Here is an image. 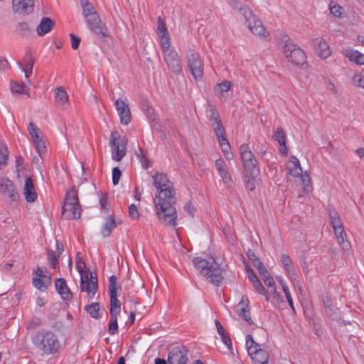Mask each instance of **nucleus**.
<instances>
[{
  "label": "nucleus",
  "mask_w": 364,
  "mask_h": 364,
  "mask_svg": "<svg viewBox=\"0 0 364 364\" xmlns=\"http://www.w3.org/2000/svg\"><path fill=\"white\" fill-rule=\"evenodd\" d=\"M154 185L159 191L155 200L156 213L160 220L169 226L177 225L175 190L166 174L156 173L154 176Z\"/></svg>",
  "instance_id": "nucleus-1"
},
{
  "label": "nucleus",
  "mask_w": 364,
  "mask_h": 364,
  "mask_svg": "<svg viewBox=\"0 0 364 364\" xmlns=\"http://www.w3.org/2000/svg\"><path fill=\"white\" fill-rule=\"evenodd\" d=\"M193 264L209 282L217 287L220 285L223 279L222 269L214 257H209L208 259H203L197 257L193 259Z\"/></svg>",
  "instance_id": "nucleus-2"
},
{
  "label": "nucleus",
  "mask_w": 364,
  "mask_h": 364,
  "mask_svg": "<svg viewBox=\"0 0 364 364\" xmlns=\"http://www.w3.org/2000/svg\"><path fill=\"white\" fill-rule=\"evenodd\" d=\"M31 341L39 351L46 355H53L60 348L57 336L50 331L41 330L37 332L32 336Z\"/></svg>",
  "instance_id": "nucleus-3"
},
{
  "label": "nucleus",
  "mask_w": 364,
  "mask_h": 364,
  "mask_svg": "<svg viewBox=\"0 0 364 364\" xmlns=\"http://www.w3.org/2000/svg\"><path fill=\"white\" fill-rule=\"evenodd\" d=\"M282 41L284 43L282 52L288 61L295 66L303 65L306 62L304 51L294 44L287 36L283 38Z\"/></svg>",
  "instance_id": "nucleus-4"
},
{
  "label": "nucleus",
  "mask_w": 364,
  "mask_h": 364,
  "mask_svg": "<svg viewBox=\"0 0 364 364\" xmlns=\"http://www.w3.org/2000/svg\"><path fill=\"white\" fill-rule=\"evenodd\" d=\"M163 53L164 60L168 70L178 75L182 73L183 65L178 52L171 48V43L166 40L161 47Z\"/></svg>",
  "instance_id": "nucleus-5"
},
{
  "label": "nucleus",
  "mask_w": 364,
  "mask_h": 364,
  "mask_svg": "<svg viewBox=\"0 0 364 364\" xmlns=\"http://www.w3.org/2000/svg\"><path fill=\"white\" fill-rule=\"evenodd\" d=\"M109 145L112 159L120 161L127 154V139L117 131H113L110 134Z\"/></svg>",
  "instance_id": "nucleus-6"
},
{
  "label": "nucleus",
  "mask_w": 364,
  "mask_h": 364,
  "mask_svg": "<svg viewBox=\"0 0 364 364\" xmlns=\"http://www.w3.org/2000/svg\"><path fill=\"white\" fill-rule=\"evenodd\" d=\"M80 288L81 291L87 292L88 297L92 299L98 289L97 276L90 273L89 277V274L86 272L80 278Z\"/></svg>",
  "instance_id": "nucleus-7"
},
{
  "label": "nucleus",
  "mask_w": 364,
  "mask_h": 364,
  "mask_svg": "<svg viewBox=\"0 0 364 364\" xmlns=\"http://www.w3.org/2000/svg\"><path fill=\"white\" fill-rule=\"evenodd\" d=\"M187 65L195 80H201L203 75L202 62L197 52L191 51L187 55Z\"/></svg>",
  "instance_id": "nucleus-8"
},
{
  "label": "nucleus",
  "mask_w": 364,
  "mask_h": 364,
  "mask_svg": "<svg viewBox=\"0 0 364 364\" xmlns=\"http://www.w3.org/2000/svg\"><path fill=\"white\" fill-rule=\"evenodd\" d=\"M207 116L209 120L211 122V125L215 133V135H218V133L220 135H221L222 133H225V128L223 125L219 112L217 111L214 105H208Z\"/></svg>",
  "instance_id": "nucleus-9"
},
{
  "label": "nucleus",
  "mask_w": 364,
  "mask_h": 364,
  "mask_svg": "<svg viewBox=\"0 0 364 364\" xmlns=\"http://www.w3.org/2000/svg\"><path fill=\"white\" fill-rule=\"evenodd\" d=\"M188 361L187 350L184 346L173 348L168 355V364H186Z\"/></svg>",
  "instance_id": "nucleus-10"
},
{
  "label": "nucleus",
  "mask_w": 364,
  "mask_h": 364,
  "mask_svg": "<svg viewBox=\"0 0 364 364\" xmlns=\"http://www.w3.org/2000/svg\"><path fill=\"white\" fill-rule=\"evenodd\" d=\"M245 23H247V26L250 31L255 35L267 39L269 36V33L265 31L262 21L259 19H257L256 16L252 14V17L245 18Z\"/></svg>",
  "instance_id": "nucleus-11"
},
{
  "label": "nucleus",
  "mask_w": 364,
  "mask_h": 364,
  "mask_svg": "<svg viewBox=\"0 0 364 364\" xmlns=\"http://www.w3.org/2000/svg\"><path fill=\"white\" fill-rule=\"evenodd\" d=\"M115 108L119 116L121 123L127 125L132 121L130 109L125 100L118 99L114 102Z\"/></svg>",
  "instance_id": "nucleus-12"
},
{
  "label": "nucleus",
  "mask_w": 364,
  "mask_h": 364,
  "mask_svg": "<svg viewBox=\"0 0 364 364\" xmlns=\"http://www.w3.org/2000/svg\"><path fill=\"white\" fill-rule=\"evenodd\" d=\"M0 192L7 194L12 201H16L18 198V193L14 182L8 178H3L0 180Z\"/></svg>",
  "instance_id": "nucleus-13"
},
{
  "label": "nucleus",
  "mask_w": 364,
  "mask_h": 364,
  "mask_svg": "<svg viewBox=\"0 0 364 364\" xmlns=\"http://www.w3.org/2000/svg\"><path fill=\"white\" fill-rule=\"evenodd\" d=\"M311 46L321 58L326 59L331 55L329 46L322 38H316L313 39Z\"/></svg>",
  "instance_id": "nucleus-14"
},
{
  "label": "nucleus",
  "mask_w": 364,
  "mask_h": 364,
  "mask_svg": "<svg viewBox=\"0 0 364 364\" xmlns=\"http://www.w3.org/2000/svg\"><path fill=\"white\" fill-rule=\"evenodd\" d=\"M117 278L112 275L109 278V294L110 296V307H121V303L117 299V290L121 289V286L117 283Z\"/></svg>",
  "instance_id": "nucleus-15"
},
{
  "label": "nucleus",
  "mask_w": 364,
  "mask_h": 364,
  "mask_svg": "<svg viewBox=\"0 0 364 364\" xmlns=\"http://www.w3.org/2000/svg\"><path fill=\"white\" fill-rule=\"evenodd\" d=\"M12 6L15 13L28 14L33 10L34 0H13Z\"/></svg>",
  "instance_id": "nucleus-16"
},
{
  "label": "nucleus",
  "mask_w": 364,
  "mask_h": 364,
  "mask_svg": "<svg viewBox=\"0 0 364 364\" xmlns=\"http://www.w3.org/2000/svg\"><path fill=\"white\" fill-rule=\"evenodd\" d=\"M215 166L224 185L228 188H230L232 184V180L228 170L226 168L225 161L222 159H218L215 161Z\"/></svg>",
  "instance_id": "nucleus-17"
},
{
  "label": "nucleus",
  "mask_w": 364,
  "mask_h": 364,
  "mask_svg": "<svg viewBox=\"0 0 364 364\" xmlns=\"http://www.w3.org/2000/svg\"><path fill=\"white\" fill-rule=\"evenodd\" d=\"M249 355L253 362V364H267L269 354L267 350L262 349L261 346L258 348L249 347Z\"/></svg>",
  "instance_id": "nucleus-18"
},
{
  "label": "nucleus",
  "mask_w": 364,
  "mask_h": 364,
  "mask_svg": "<svg viewBox=\"0 0 364 364\" xmlns=\"http://www.w3.org/2000/svg\"><path fill=\"white\" fill-rule=\"evenodd\" d=\"M81 215V207L71 205L70 203H63L62 207V216L68 220L78 219Z\"/></svg>",
  "instance_id": "nucleus-19"
},
{
  "label": "nucleus",
  "mask_w": 364,
  "mask_h": 364,
  "mask_svg": "<svg viewBox=\"0 0 364 364\" xmlns=\"http://www.w3.org/2000/svg\"><path fill=\"white\" fill-rule=\"evenodd\" d=\"M144 287V283L141 277L135 274L132 278L129 277L128 283L127 284V289L129 291L128 296L130 297L132 293H137L140 290H143Z\"/></svg>",
  "instance_id": "nucleus-20"
},
{
  "label": "nucleus",
  "mask_w": 364,
  "mask_h": 364,
  "mask_svg": "<svg viewBox=\"0 0 364 364\" xmlns=\"http://www.w3.org/2000/svg\"><path fill=\"white\" fill-rule=\"evenodd\" d=\"M55 289L61 296L63 300H70L73 298V294L67 285L66 281L63 278H58L55 282Z\"/></svg>",
  "instance_id": "nucleus-21"
},
{
  "label": "nucleus",
  "mask_w": 364,
  "mask_h": 364,
  "mask_svg": "<svg viewBox=\"0 0 364 364\" xmlns=\"http://www.w3.org/2000/svg\"><path fill=\"white\" fill-rule=\"evenodd\" d=\"M23 195L25 196L26 201L28 203H33L37 199V193L31 177L27 178L25 181Z\"/></svg>",
  "instance_id": "nucleus-22"
},
{
  "label": "nucleus",
  "mask_w": 364,
  "mask_h": 364,
  "mask_svg": "<svg viewBox=\"0 0 364 364\" xmlns=\"http://www.w3.org/2000/svg\"><path fill=\"white\" fill-rule=\"evenodd\" d=\"M248 304V298L245 296H243L240 302L237 304L238 312L240 316H241L245 321H246L250 325H252L254 322L251 318Z\"/></svg>",
  "instance_id": "nucleus-23"
},
{
  "label": "nucleus",
  "mask_w": 364,
  "mask_h": 364,
  "mask_svg": "<svg viewBox=\"0 0 364 364\" xmlns=\"http://www.w3.org/2000/svg\"><path fill=\"white\" fill-rule=\"evenodd\" d=\"M55 26V21L49 17H43L36 28V33L43 36L49 33Z\"/></svg>",
  "instance_id": "nucleus-24"
},
{
  "label": "nucleus",
  "mask_w": 364,
  "mask_h": 364,
  "mask_svg": "<svg viewBox=\"0 0 364 364\" xmlns=\"http://www.w3.org/2000/svg\"><path fill=\"white\" fill-rule=\"evenodd\" d=\"M157 33L160 38L161 47L163 45V43H165L166 40L168 43H171L170 36L168 35L165 21L161 16L157 18Z\"/></svg>",
  "instance_id": "nucleus-25"
},
{
  "label": "nucleus",
  "mask_w": 364,
  "mask_h": 364,
  "mask_svg": "<svg viewBox=\"0 0 364 364\" xmlns=\"http://www.w3.org/2000/svg\"><path fill=\"white\" fill-rule=\"evenodd\" d=\"M335 235L338 238V242L339 243L341 248L343 251H347L350 247V242L346 240V233L344 230L343 225L333 228Z\"/></svg>",
  "instance_id": "nucleus-26"
},
{
  "label": "nucleus",
  "mask_w": 364,
  "mask_h": 364,
  "mask_svg": "<svg viewBox=\"0 0 364 364\" xmlns=\"http://www.w3.org/2000/svg\"><path fill=\"white\" fill-rule=\"evenodd\" d=\"M228 4L233 9L238 11L244 18L252 17V11L240 0H228Z\"/></svg>",
  "instance_id": "nucleus-27"
},
{
  "label": "nucleus",
  "mask_w": 364,
  "mask_h": 364,
  "mask_svg": "<svg viewBox=\"0 0 364 364\" xmlns=\"http://www.w3.org/2000/svg\"><path fill=\"white\" fill-rule=\"evenodd\" d=\"M228 4L233 9L238 11L244 18L252 17V11L240 0H228Z\"/></svg>",
  "instance_id": "nucleus-28"
},
{
  "label": "nucleus",
  "mask_w": 364,
  "mask_h": 364,
  "mask_svg": "<svg viewBox=\"0 0 364 364\" xmlns=\"http://www.w3.org/2000/svg\"><path fill=\"white\" fill-rule=\"evenodd\" d=\"M287 168L289 175L294 177H299L303 173L300 162L296 156H291V160L287 164Z\"/></svg>",
  "instance_id": "nucleus-29"
},
{
  "label": "nucleus",
  "mask_w": 364,
  "mask_h": 364,
  "mask_svg": "<svg viewBox=\"0 0 364 364\" xmlns=\"http://www.w3.org/2000/svg\"><path fill=\"white\" fill-rule=\"evenodd\" d=\"M88 26V28L97 36L104 38L109 36V32L108 29L106 26V25L102 23V21L100 20V23H90Z\"/></svg>",
  "instance_id": "nucleus-30"
},
{
  "label": "nucleus",
  "mask_w": 364,
  "mask_h": 364,
  "mask_svg": "<svg viewBox=\"0 0 364 364\" xmlns=\"http://www.w3.org/2000/svg\"><path fill=\"white\" fill-rule=\"evenodd\" d=\"M68 102V95L65 90L62 87H58L55 92V102L63 109H65Z\"/></svg>",
  "instance_id": "nucleus-31"
},
{
  "label": "nucleus",
  "mask_w": 364,
  "mask_h": 364,
  "mask_svg": "<svg viewBox=\"0 0 364 364\" xmlns=\"http://www.w3.org/2000/svg\"><path fill=\"white\" fill-rule=\"evenodd\" d=\"M33 284L41 291H45L48 287L51 284V277L43 276L42 277H33Z\"/></svg>",
  "instance_id": "nucleus-32"
},
{
  "label": "nucleus",
  "mask_w": 364,
  "mask_h": 364,
  "mask_svg": "<svg viewBox=\"0 0 364 364\" xmlns=\"http://www.w3.org/2000/svg\"><path fill=\"white\" fill-rule=\"evenodd\" d=\"M245 169V176H250V178H257L259 173V168L257 166V161L254 159L250 161L243 163Z\"/></svg>",
  "instance_id": "nucleus-33"
},
{
  "label": "nucleus",
  "mask_w": 364,
  "mask_h": 364,
  "mask_svg": "<svg viewBox=\"0 0 364 364\" xmlns=\"http://www.w3.org/2000/svg\"><path fill=\"white\" fill-rule=\"evenodd\" d=\"M63 203H70L76 206H80L77 191L75 186H73L69 191H68L64 197Z\"/></svg>",
  "instance_id": "nucleus-34"
},
{
  "label": "nucleus",
  "mask_w": 364,
  "mask_h": 364,
  "mask_svg": "<svg viewBox=\"0 0 364 364\" xmlns=\"http://www.w3.org/2000/svg\"><path fill=\"white\" fill-rule=\"evenodd\" d=\"M117 224H120V223H117L114 216L109 215L107 222L102 228L101 233L105 237H109L111 235L112 230L117 226Z\"/></svg>",
  "instance_id": "nucleus-35"
},
{
  "label": "nucleus",
  "mask_w": 364,
  "mask_h": 364,
  "mask_svg": "<svg viewBox=\"0 0 364 364\" xmlns=\"http://www.w3.org/2000/svg\"><path fill=\"white\" fill-rule=\"evenodd\" d=\"M281 262L287 275L291 279L292 277L295 275V270L292 267V262L291 258L288 255L282 254L281 255Z\"/></svg>",
  "instance_id": "nucleus-36"
},
{
  "label": "nucleus",
  "mask_w": 364,
  "mask_h": 364,
  "mask_svg": "<svg viewBox=\"0 0 364 364\" xmlns=\"http://www.w3.org/2000/svg\"><path fill=\"white\" fill-rule=\"evenodd\" d=\"M328 212L333 228L343 225L339 214L332 206H328Z\"/></svg>",
  "instance_id": "nucleus-37"
},
{
  "label": "nucleus",
  "mask_w": 364,
  "mask_h": 364,
  "mask_svg": "<svg viewBox=\"0 0 364 364\" xmlns=\"http://www.w3.org/2000/svg\"><path fill=\"white\" fill-rule=\"evenodd\" d=\"M232 86V84L229 81H223L221 83L217 85L215 88V92L216 95L220 97H226V94L229 91Z\"/></svg>",
  "instance_id": "nucleus-38"
},
{
  "label": "nucleus",
  "mask_w": 364,
  "mask_h": 364,
  "mask_svg": "<svg viewBox=\"0 0 364 364\" xmlns=\"http://www.w3.org/2000/svg\"><path fill=\"white\" fill-rule=\"evenodd\" d=\"M346 56L351 62H354L358 65H364V54L358 50H348Z\"/></svg>",
  "instance_id": "nucleus-39"
},
{
  "label": "nucleus",
  "mask_w": 364,
  "mask_h": 364,
  "mask_svg": "<svg viewBox=\"0 0 364 364\" xmlns=\"http://www.w3.org/2000/svg\"><path fill=\"white\" fill-rule=\"evenodd\" d=\"M241 159L243 163L250 161L255 159L253 154L250 150V147L247 144H243L240 147Z\"/></svg>",
  "instance_id": "nucleus-40"
},
{
  "label": "nucleus",
  "mask_w": 364,
  "mask_h": 364,
  "mask_svg": "<svg viewBox=\"0 0 364 364\" xmlns=\"http://www.w3.org/2000/svg\"><path fill=\"white\" fill-rule=\"evenodd\" d=\"M28 131L33 142L42 139V132L41 129L33 122H31L28 124Z\"/></svg>",
  "instance_id": "nucleus-41"
},
{
  "label": "nucleus",
  "mask_w": 364,
  "mask_h": 364,
  "mask_svg": "<svg viewBox=\"0 0 364 364\" xmlns=\"http://www.w3.org/2000/svg\"><path fill=\"white\" fill-rule=\"evenodd\" d=\"M100 309V304L98 302L92 303L90 305H87L85 307V310L90 314L93 318H99L100 315L99 311Z\"/></svg>",
  "instance_id": "nucleus-42"
},
{
  "label": "nucleus",
  "mask_w": 364,
  "mask_h": 364,
  "mask_svg": "<svg viewBox=\"0 0 364 364\" xmlns=\"http://www.w3.org/2000/svg\"><path fill=\"white\" fill-rule=\"evenodd\" d=\"M80 4L82 8V14L84 18L92 15L94 13H97V11L88 0H80Z\"/></svg>",
  "instance_id": "nucleus-43"
},
{
  "label": "nucleus",
  "mask_w": 364,
  "mask_h": 364,
  "mask_svg": "<svg viewBox=\"0 0 364 364\" xmlns=\"http://www.w3.org/2000/svg\"><path fill=\"white\" fill-rule=\"evenodd\" d=\"M16 31H18V34L23 38L28 36L31 33V28L28 24L24 21L18 22L17 23Z\"/></svg>",
  "instance_id": "nucleus-44"
},
{
  "label": "nucleus",
  "mask_w": 364,
  "mask_h": 364,
  "mask_svg": "<svg viewBox=\"0 0 364 364\" xmlns=\"http://www.w3.org/2000/svg\"><path fill=\"white\" fill-rule=\"evenodd\" d=\"M216 136L223 153L225 154L226 152H228L230 151V146L228 139L225 137V132L222 133L221 135L218 133V135Z\"/></svg>",
  "instance_id": "nucleus-45"
},
{
  "label": "nucleus",
  "mask_w": 364,
  "mask_h": 364,
  "mask_svg": "<svg viewBox=\"0 0 364 364\" xmlns=\"http://www.w3.org/2000/svg\"><path fill=\"white\" fill-rule=\"evenodd\" d=\"M273 138L277 141L280 146L286 144V136L283 129L281 127L277 128Z\"/></svg>",
  "instance_id": "nucleus-46"
},
{
  "label": "nucleus",
  "mask_w": 364,
  "mask_h": 364,
  "mask_svg": "<svg viewBox=\"0 0 364 364\" xmlns=\"http://www.w3.org/2000/svg\"><path fill=\"white\" fill-rule=\"evenodd\" d=\"M250 282L252 283L255 290L258 294L264 295L266 296V300L268 301L269 296L266 294V290L259 279L257 278Z\"/></svg>",
  "instance_id": "nucleus-47"
},
{
  "label": "nucleus",
  "mask_w": 364,
  "mask_h": 364,
  "mask_svg": "<svg viewBox=\"0 0 364 364\" xmlns=\"http://www.w3.org/2000/svg\"><path fill=\"white\" fill-rule=\"evenodd\" d=\"M8 159L9 151L7 148H0V168H3L7 165Z\"/></svg>",
  "instance_id": "nucleus-48"
},
{
  "label": "nucleus",
  "mask_w": 364,
  "mask_h": 364,
  "mask_svg": "<svg viewBox=\"0 0 364 364\" xmlns=\"http://www.w3.org/2000/svg\"><path fill=\"white\" fill-rule=\"evenodd\" d=\"M48 260L51 268L55 269L57 267L58 261L55 252L50 249H48Z\"/></svg>",
  "instance_id": "nucleus-49"
},
{
  "label": "nucleus",
  "mask_w": 364,
  "mask_h": 364,
  "mask_svg": "<svg viewBox=\"0 0 364 364\" xmlns=\"http://www.w3.org/2000/svg\"><path fill=\"white\" fill-rule=\"evenodd\" d=\"M26 86L23 83H18L16 82L12 81L11 82V90L12 92H16L18 94H23L26 92Z\"/></svg>",
  "instance_id": "nucleus-50"
},
{
  "label": "nucleus",
  "mask_w": 364,
  "mask_h": 364,
  "mask_svg": "<svg viewBox=\"0 0 364 364\" xmlns=\"http://www.w3.org/2000/svg\"><path fill=\"white\" fill-rule=\"evenodd\" d=\"M300 176L303 183V188H304V193L310 192L312 190L310 176L306 173H305L304 175L301 174Z\"/></svg>",
  "instance_id": "nucleus-51"
},
{
  "label": "nucleus",
  "mask_w": 364,
  "mask_h": 364,
  "mask_svg": "<svg viewBox=\"0 0 364 364\" xmlns=\"http://www.w3.org/2000/svg\"><path fill=\"white\" fill-rule=\"evenodd\" d=\"M353 85L364 89V75L355 73L352 78Z\"/></svg>",
  "instance_id": "nucleus-52"
},
{
  "label": "nucleus",
  "mask_w": 364,
  "mask_h": 364,
  "mask_svg": "<svg viewBox=\"0 0 364 364\" xmlns=\"http://www.w3.org/2000/svg\"><path fill=\"white\" fill-rule=\"evenodd\" d=\"M109 328L108 331L110 335H114L118 332V323H117V318H112L110 317V320L109 322Z\"/></svg>",
  "instance_id": "nucleus-53"
},
{
  "label": "nucleus",
  "mask_w": 364,
  "mask_h": 364,
  "mask_svg": "<svg viewBox=\"0 0 364 364\" xmlns=\"http://www.w3.org/2000/svg\"><path fill=\"white\" fill-rule=\"evenodd\" d=\"M34 62H35V60L32 55L31 50H27L26 53V59H25L26 68H29L30 70H33Z\"/></svg>",
  "instance_id": "nucleus-54"
},
{
  "label": "nucleus",
  "mask_w": 364,
  "mask_h": 364,
  "mask_svg": "<svg viewBox=\"0 0 364 364\" xmlns=\"http://www.w3.org/2000/svg\"><path fill=\"white\" fill-rule=\"evenodd\" d=\"M254 267L257 268L259 274L262 277H266L269 274V272L267 270L266 267L264 266L261 261H256L254 262Z\"/></svg>",
  "instance_id": "nucleus-55"
},
{
  "label": "nucleus",
  "mask_w": 364,
  "mask_h": 364,
  "mask_svg": "<svg viewBox=\"0 0 364 364\" xmlns=\"http://www.w3.org/2000/svg\"><path fill=\"white\" fill-rule=\"evenodd\" d=\"M136 155L140 160L142 167L144 169H147L149 166V160L146 156V154L144 153V151L141 149H140V153L136 154Z\"/></svg>",
  "instance_id": "nucleus-56"
},
{
  "label": "nucleus",
  "mask_w": 364,
  "mask_h": 364,
  "mask_svg": "<svg viewBox=\"0 0 364 364\" xmlns=\"http://www.w3.org/2000/svg\"><path fill=\"white\" fill-rule=\"evenodd\" d=\"M129 216L132 219L137 220L140 217L138 208L134 204H131L129 206Z\"/></svg>",
  "instance_id": "nucleus-57"
},
{
  "label": "nucleus",
  "mask_w": 364,
  "mask_h": 364,
  "mask_svg": "<svg viewBox=\"0 0 364 364\" xmlns=\"http://www.w3.org/2000/svg\"><path fill=\"white\" fill-rule=\"evenodd\" d=\"M257 178H250V176H245V179L246 182V187L250 191H252L255 189V181Z\"/></svg>",
  "instance_id": "nucleus-58"
},
{
  "label": "nucleus",
  "mask_w": 364,
  "mask_h": 364,
  "mask_svg": "<svg viewBox=\"0 0 364 364\" xmlns=\"http://www.w3.org/2000/svg\"><path fill=\"white\" fill-rule=\"evenodd\" d=\"M122 176V172L118 167H114L112 169V183L114 186L117 185L119 178Z\"/></svg>",
  "instance_id": "nucleus-59"
},
{
  "label": "nucleus",
  "mask_w": 364,
  "mask_h": 364,
  "mask_svg": "<svg viewBox=\"0 0 364 364\" xmlns=\"http://www.w3.org/2000/svg\"><path fill=\"white\" fill-rule=\"evenodd\" d=\"M246 346L247 348V351L249 352V347H253L254 348H258L261 346L260 344L257 343L252 338L251 335H247L246 336Z\"/></svg>",
  "instance_id": "nucleus-60"
},
{
  "label": "nucleus",
  "mask_w": 364,
  "mask_h": 364,
  "mask_svg": "<svg viewBox=\"0 0 364 364\" xmlns=\"http://www.w3.org/2000/svg\"><path fill=\"white\" fill-rule=\"evenodd\" d=\"M85 19L87 25L92 23H96L97 21L100 23V18L97 12L85 17Z\"/></svg>",
  "instance_id": "nucleus-61"
},
{
  "label": "nucleus",
  "mask_w": 364,
  "mask_h": 364,
  "mask_svg": "<svg viewBox=\"0 0 364 364\" xmlns=\"http://www.w3.org/2000/svg\"><path fill=\"white\" fill-rule=\"evenodd\" d=\"M329 9L331 14H332L334 16L339 17L341 15L342 8L339 5L335 4L331 6V4L329 6Z\"/></svg>",
  "instance_id": "nucleus-62"
},
{
  "label": "nucleus",
  "mask_w": 364,
  "mask_h": 364,
  "mask_svg": "<svg viewBox=\"0 0 364 364\" xmlns=\"http://www.w3.org/2000/svg\"><path fill=\"white\" fill-rule=\"evenodd\" d=\"M70 37L71 39L72 48L73 50H77L80 43V38L78 36L74 35L73 33H70Z\"/></svg>",
  "instance_id": "nucleus-63"
},
{
  "label": "nucleus",
  "mask_w": 364,
  "mask_h": 364,
  "mask_svg": "<svg viewBox=\"0 0 364 364\" xmlns=\"http://www.w3.org/2000/svg\"><path fill=\"white\" fill-rule=\"evenodd\" d=\"M262 278L264 283L266 286H267L268 287H272L273 289L276 288L274 279L272 277H271L269 273L267 275H266V277H263Z\"/></svg>",
  "instance_id": "nucleus-64"
}]
</instances>
